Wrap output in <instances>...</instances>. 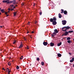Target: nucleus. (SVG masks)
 Returning a JSON list of instances; mask_svg holds the SVG:
<instances>
[{"label":"nucleus","instance_id":"27","mask_svg":"<svg viewBox=\"0 0 74 74\" xmlns=\"http://www.w3.org/2000/svg\"><path fill=\"white\" fill-rule=\"evenodd\" d=\"M73 31H71L68 32L69 33H73Z\"/></svg>","mask_w":74,"mask_h":74},{"label":"nucleus","instance_id":"11","mask_svg":"<svg viewBox=\"0 0 74 74\" xmlns=\"http://www.w3.org/2000/svg\"><path fill=\"white\" fill-rule=\"evenodd\" d=\"M14 16H16V14H17V12H14Z\"/></svg>","mask_w":74,"mask_h":74},{"label":"nucleus","instance_id":"29","mask_svg":"<svg viewBox=\"0 0 74 74\" xmlns=\"http://www.w3.org/2000/svg\"><path fill=\"white\" fill-rule=\"evenodd\" d=\"M25 5V3H22V5Z\"/></svg>","mask_w":74,"mask_h":74},{"label":"nucleus","instance_id":"16","mask_svg":"<svg viewBox=\"0 0 74 74\" xmlns=\"http://www.w3.org/2000/svg\"><path fill=\"white\" fill-rule=\"evenodd\" d=\"M54 32H55L56 33H58V30H57L56 29H55L54 30Z\"/></svg>","mask_w":74,"mask_h":74},{"label":"nucleus","instance_id":"37","mask_svg":"<svg viewBox=\"0 0 74 74\" xmlns=\"http://www.w3.org/2000/svg\"><path fill=\"white\" fill-rule=\"evenodd\" d=\"M5 14L6 15H7V12H6L5 13Z\"/></svg>","mask_w":74,"mask_h":74},{"label":"nucleus","instance_id":"36","mask_svg":"<svg viewBox=\"0 0 74 74\" xmlns=\"http://www.w3.org/2000/svg\"><path fill=\"white\" fill-rule=\"evenodd\" d=\"M0 27H1V28H3V27H4L3 26H1Z\"/></svg>","mask_w":74,"mask_h":74},{"label":"nucleus","instance_id":"33","mask_svg":"<svg viewBox=\"0 0 74 74\" xmlns=\"http://www.w3.org/2000/svg\"><path fill=\"white\" fill-rule=\"evenodd\" d=\"M56 32H53V34H54L55 35H56Z\"/></svg>","mask_w":74,"mask_h":74},{"label":"nucleus","instance_id":"47","mask_svg":"<svg viewBox=\"0 0 74 74\" xmlns=\"http://www.w3.org/2000/svg\"><path fill=\"white\" fill-rule=\"evenodd\" d=\"M8 10H9V11H10V8L8 9Z\"/></svg>","mask_w":74,"mask_h":74},{"label":"nucleus","instance_id":"19","mask_svg":"<svg viewBox=\"0 0 74 74\" xmlns=\"http://www.w3.org/2000/svg\"><path fill=\"white\" fill-rule=\"evenodd\" d=\"M68 32H66L64 34V36H66L67 34H68Z\"/></svg>","mask_w":74,"mask_h":74},{"label":"nucleus","instance_id":"54","mask_svg":"<svg viewBox=\"0 0 74 74\" xmlns=\"http://www.w3.org/2000/svg\"><path fill=\"white\" fill-rule=\"evenodd\" d=\"M6 16H8V15H7Z\"/></svg>","mask_w":74,"mask_h":74},{"label":"nucleus","instance_id":"48","mask_svg":"<svg viewBox=\"0 0 74 74\" xmlns=\"http://www.w3.org/2000/svg\"><path fill=\"white\" fill-rule=\"evenodd\" d=\"M35 5H36V4L34 3V6H35Z\"/></svg>","mask_w":74,"mask_h":74},{"label":"nucleus","instance_id":"23","mask_svg":"<svg viewBox=\"0 0 74 74\" xmlns=\"http://www.w3.org/2000/svg\"><path fill=\"white\" fill-rule=\"evenodd\" d=\"M70 40V37L67 38V40Z\"/></svg>","mask_w":74,"mask_h":74},{"label":"nucleus","instance_id":"12","mask_svg":"<svg viewBox=\"0 0 74 74\" xmlns=\"http://www.w3.org/2000/svg\"><path fill=\"white\" fill-rule=\"evenodd\" d=\"M23 47V45H22V44H21L20 46L19 47V48H22Z\"/></svg>","mask_w":74,"mask_h":74},{"label":"nucleus","instance_id":"10","mask_svg":"<svg viewBox=\"0 0 74 74\" xmlns=\"http://www.w3.org/2000/svg\"><path fill=\"white\" fill-rule=\"evenodd\" d=\"M66 29H65L66 30H67V29H70V27H65Z\"/></svg>","mask_w":74,"mask_h":74},{"label":"nucleus","instance_id":"52","mask_svg":"<svg viewBox=\"0 0 74 74\" xmlns=\"http://www.w3.org/2000/svg\"><path fill=\"white\" fill-rule=\"evenodd\" d=\"M51 36H54V35H51Z\"/></svg>","mask_w":74,"mask_h":74},{"label":"nucleus","instance_id":"49","mask_svg":"<svg viewBox=\"0 0 74 74\" xmlns=\"http://www.w3.org/2000/svg\"><path fill=\"white\" fill-rule=\"evenodd\" d=\"M8 13H9V12H10V10L8 11Z\"/></svg>","mask_w":74,"mask_h":74},{"label":"nucleus","instance_id":"30","mask_svg":"<svg viewBox=\"0 0 74 74\" xmlns=\"http://www.w3.org/2000/svg\"><path fill=\"white\" fill-rule=\"evenodd\" d=\"M16 40H14V42H13V44H15V42H16Z\"/></svg>","mask_w":74,"mask_h":74},{"label":"nucleus","instance_id":"38","mask_svg":"<svg viewBox=\"0 0 74 74\" xmlns=\"http://www.w3.org/2000/svg\"><path fill=\"white\" fill-rule=\"evenodd\" d=\"M23 39L24 40H26V38H25V37H24Z\"/></svg>","mask_w":74,"mask_h":74},{"label":"nucleus","instance_id":"59","mask_svg":"<svg viewBox=\"0 0 74 74\" xmlns=\"http://www.w3.org/2000/svg\"><path fill=\"white\" fill-rule=\"evenodd\" d=\"M1 10V8H0V10Z\"/></svg>","mask_w":74,"mask_h":74},{"label":"nucleus","instance_id":"56","mask_svg":"<svg viewBox=\"0 0 74 74\" xmlns=\"http://www.w3.org/2000/svg\"><path fill=\"white\" fill-rule=\"evenodd\" d=\"M1 12H0V15H1Z\"/></svg>","mask_w":74,"mask_h":74},{"label":"nucleus","instance_id":"6","mask_svg":"<svg viewBox=\"0 0 74 74\" xmlns=\"http://www.w3.org/2000/svg\"><path fill=\"white\" fill-rule=\"evenodd\" d=\"M7 70H8V74H10V72H11V69H8V68H7Z\"/></svg>","mask_w":74,"mask_h":74},{"label":"nucleus","instance_id":"8","mask_svg":"<svg viewBox=\"0 0 74 74\" xmlns=\"http://www.w3.org/2000/svg\"><path fill=\"white\" fill-rule=\"evenodd\" d=\"M50 46H51V47H53V45H54V43H53L52 42H51L50 43Z\"/></svg>","mask_w":74,"mask_h":74},{"label":"nucleus","instance_id":"46","mask_svg":"<svg viewBox=\"0 0 74 74\" xmlns=\"http://www.w3.org/2000/svg\"><path fill=\"white\" fill-rule=\"evenodd\" d=\"M34 33V32H33V31H32V33Z\"/></svg>","mask_w":74,"mask_h":74},{"label":"nucleus","instance_id":"13","mask_svg":"<svg viewBox=\"0 0 74 74\" xmlns=\"http://www.w3.org/2000/svg\"><path fill=\"white\" fill-rule=\"evenodd\" d=\"M61 56H62V55H61V54L60 53H58V57H61Z\"/></svg>","mask_w":74,"mask_h":74},{"label":"nucleus","instance_id":"18","mask_svg":"<svg viewBox=\"0 0 74 74\" xmlns=\"http://www.w3.org/2000/svg\"><path fill=\"white\" fill-rule=\"evenodd\" d=\"M1 11V12H2V13H4V9H2Z\"/></svg>","mask_w":74,"mask_h":74},{"label":"nucleus","instance_id":"21","mask_svg":"<svg viewBox=\"0 0 74 74\" xmlns=\"http://www.w3.org/2000/svg\"><path fill=\"white\" fill-rule=\"evenodd\" d=\"M16 69L17 70H18V69H19V67L17 66L16 67Z\"/></svg>","mask_w":74,"mask_h":74},{"label":"nucleus","instance_id":"4","mask_svg":"<svg viewBox=\"0 0 74 74\" xmlns=\"http://www.w3.org/2000/svg\"><path fill=\"white\" fill-rule=\"evenodd\" d=\"M6 1L7 4H10V3H12V1H10V0H7Z\"/></svg>","mask_w":74,"mask_h":74},{"label":"nucleus","instance_id":"39","mask_svg":"<svg viewBox=\"0 0 74 74\" xmlns=\"http://www.w3.org/2000/svg\"><path fill=\"white\" fill-rule=\"evenodd\" d=\"M35 24H36V23H37V21H35Z\"/></svg>","mask_w":74,"mask_h":74},{"label":"nucleus","instance_id":"22","mask_svg":"<svg viewBox=\"0 0 74 74\" xmlns=\"http://www.w3.org/2000/svg\"><path fill=\"white\" fill-rule=\"evenodd\" d=\"M13 4H15V0H14L13 1H12Z\"/></svg>","mask_w":74,"mask_h":74},{"label":"nucleus","instance_id":"14","mask_svg":"<svg viewBox=\"0 0 74 74\" xmlns=\"http://www.w3.org/2000/svg\"><path fill=\"white\" fill-rule=\"evenodd\" d=\"M58 16L60 18H61V17H62V16L61 15V14L59 13L58 14Z\"/></svg>","mask_w":74,"mask_h":74},{"label":"nucleus","instance_id":"17","mask_svg":"<svg viewBox=\"0 0 74 74\" xmlns=\"http://www.w3.org/2000/svg\"><path fill=\"white\" fill-rule=\"evenodd\" d=\"M64 14H66L67 13V11L65 10L64 11Z\"/></svg>","mask_w":74,"mask_h":74},{"label":"nucleus","instance_id":"50","mask_svg":"<svg viewBox=\"0 0 74 74\" xmlns=\"http://www.w3.org/2000/svg\"><path fill=\"white\" fill-rule=\"evenodd\" d=\"M2 70H4V68H2Z\"/></svg>","mask_w":74,"mask_h":74},{"label":"nucleus","instance_id":"28","mask_svg":"<svg viewBox=\"0 0 74 74\" xmlns=\"http://www.w3.org/2000/svg\"><path fill=\"white\" fill-rule=\"evenodd\" d=\"M8 64L9 66H11V63H10V62H8Z\"/></svg>","mask_w":74,"mask_h":74},{"label":"nucleus","instance_id":"5","mask_svg":"<svg viewBox=\"0 0 74 74\" xmlns=\"http://www.w3.org/2000/svg\"><path fill=\"white\" fill-rule=\"evenodd\" d=\"M66 27H65L62 28V31H66Z\"/></svg>","mask_w":74,"mask_h":74},{"label":"nucleus","instance_id":"57","mask_svg":"<svg viewBox=\"0 0 74 74\" xmlns=\"http://www.w3.org/2000/svg\"><path fill=\"white\" fill-rule=\"evenodd\" d=\"M30 38H32V37H31V36H30Z\"/></svg>","mask_w":74,"mask_h":74},{"label":"nucleus","instance_id":"35","mask_svg":"<svg viewBox=\"0 0 74 74\" xmlns=\"http://www.w3.org/2000/svg\"><path fill=\"white\" fill-rule=\"evenodd\" d=\"M40 15H41V14H42V12H41L40 13Z\"/></svg>","mask_w":74,"mask_h":74},{"label":"nucleus","instance_id":"44","mask_svg":"<svg viewBox=\"0 0 74 74\" xmlns=\"http://www.w3.org/2000/svg\"><path fill=\"white\" fill-rule=\"evenodd\" d=\"M64 11V10L63 9H61V11Z\"/></svg>","mask_w":74,"mask_h":74},{"label":"nucleus","instance_id":"40","mask_svg":"<svg viewBox=\"0 0 74 74\" xmlns=\"http://www.w3.org/2000/svg\"><path fill=\"white\" fill-rule=\"evenodd\" d=\"M23 59V58H20V60H21V59Z\"/></svg>","mask_w":74,"mask_h":74},{"label":"nucleus","instance_id":"20","mask_svg":"<svg viewBox=\"0 0 74 74\" xmlns=\"http://www.w3.org/2000/svg\"><path fill=\"white\" fill-rule=\"evenodd\" d=\"M41 64L42 66H44V62H41Z\"/></svg>","mask_w":74,"mask_h":74},{"label":"nucleus","instance_id":"26","mask_svg":"<svg viewBox=\"0 0 74 74\" xmlns=\"http://www.w3.org/2000/svg\"><path fill=\"white\" fill-rule=\"evenodd\" d=\"M36 60L38 61H39V60H40V58H37L36 59Z\"/></svg>","mask_w":74,"mask_h":74},{"label":"nucleus","instance_id":"15","mask_svg":"<svg viewBox=\"0 0 74 74\" xmlns=\"http://www.w3.org/2000/svg\"><path fill=\"white\" fill-rule=\"evenodd\" d=\"M62 44V42H60V43H58V45H57L58 46V47L59 46H60V45H61Z\"/></svg>","mask_w":74,"mask_h":74},{"label":"nucleus","instance_id":"53","mask_svg":"<svg viewBox=\"0 0 74 74\" xmlns=\"http://www.w3.org/2000/svg\"><path fill=\"white\" fill-rule=\"evenodd\" d=\"M21 58H23V56H21Z\"/></svg>","mask_w":74,"mask_h":74},{"label":"nucleus","instance_id":"43","mask_svg":"<svg viewBox=\"0 0 74 74\" xmlns=\"http://www.w3.org/2000/svg\"><path fill=\"white\" fill-rule=\"evenodd\" d=\"M69 53V55H71V53Z\"/></svg>","mask_w":74,"mask_h":74},{"label":"nucleus","instance_id":"58","mask_svg":"<svg viewBox=\"0 0 74 74\" xmlns=\"http://www.w3.org/2000/svg\"><path fill=\"white\" fill-rule=\"evenodd\" d=\"M16 7H17V5H16Z\"/></svg>","mask_w":74,"mask_h":74},{"label":"nucleus","instance_id":"42","mask_svg":"<svg viewBox=\"0 0 74 74\" xmlns=\"http://www.w3.org/2000/svg\"><path fill=\"white\" fill-rule=\"evenodd\" d=\"M30 23V22H28V23H27L28 25H29V24Z\"/></svg>","mask_w":74,"mask_h":74},{"label":"nucleus","instance_id":"51","mask_svg":"<svg viewBox=\"0 0 74 74\" xmlns=\"http://www.w3.org/2000/svg\"><path fill=\"white\" fill-rule=\"evenodd\" d=\"M29 33V31H28V32H27V34H28V33Z\"/></svg>","mask_w":74,"mask_h":74},{"label":"nucleus","instance_id":"31","mask_svg":"<svg viewBox=\"0 0 74 74\" xmlns=\"http://www.w3.org/2000/svg\"><path fill=\"white\" fill-rule=\"evenodd\" d=\"M73 62V60H70V62L71 63H72V62Z\"/></svg>","mask_w":74,"mask_h":74},{"label":"nucleus","instance_id":"7","mask_svg":"<svg viewBox=\"0 0 74 74\" xmlns=\"http://www.w3.org/2000/svg\"><path fill=\"white\" fill-rule=\"evenodd\" d=\"M43 44L44 45L46 46L47 45V44H48V43L46 42H43Z\"/></svg>","mask_w":74,"mask_h":74},{"label":"nucleus","instance_id":"25","mask_svg":"<svg viewBox=\"0 0 74 74\" xmlns=\"http://www.w3.org/2000/svg\"><path fill=\"white\" fill-rule=\"evenodd\" d=\"M67 42H68V43H71V41L70 40H68Z\"/></svg>","mask_w":74,"mask_h":74},{"label":"nucleus","instance_id":"3","mask_svg":"<svg viewBox=\"0 0 74 74\" xmlns=\"http://www.w3.org/2000/svg\"><path fill=\"white\" fill-rule=\"evenodd\" d=\"M10 7L12 8H13V9H11V11H12V10H13L14 9V8H15V7L14 6V5H11Z\"/></svg>","mask_w":74,"mask_h":74},{"label":"nucleus","instance_id":"24","mask_svg":"<svg viewBox=\"0 0 74 74\" xmlns=\"http://www.w3.org/2000/svg\"><path fill=\"white\" fill-rule=\"evenodd\" d=\"M2 2L3 3H7V0L5 1V0H3L2 1Z\"/></svg>","mask_w":74,"mask_h":74},{"label":"nucleus","instance_id":"45","mask_svg":"<svg viewBox=\"0 0 74 74\" xmlns=\"http://www.w3.org/2000/svg\"><path fill=\"white\" fill-rule=\"evenodd\" d=\"M61 13H63V11H62V12H61Z\"/></svg>","mask_w":74,"mask_h":74},{"label":"nucleus","instance_id":"9","mask_svg":"<svg viewBox=\"0 0 74 74\" xmlns=\"http://www.w3.org/2000/svg\"><path fill=\"white\" fill-rule=\"evenodd\" d=\"M53 24L54 25H55L56 24V21H53Z\"/></svg>","mask_w":74,"mask_h":74},{"label":"nucleus","instance_id":"2","mask_svg":"<svg viewBox=\"0 0 74 74\" xmlns=\"http://www.w3.org/2000/svg\"><path fill=\"white\" fill-rule=\"evenodd\" d=\"M62 24L63 25H65L66 24V21L63 20L62 21Z\"/></svg>","mask_w":74,"mask_h":74},{"label":"nucleus","instance_id":"34","mask_svg":"<svg viewBox=\"0 0 74 74\" xmlns=\"http://www.w3.org/2000/svg\"><path fill=\"white\" fill-rule=\"evenodd\" d=\"M27 49H29V46H27Z\"/></svg>","mask_w":74,"mask_h":74},{"label":"nucleus","instance_id":"32","mask_svg":"<svg viewBox=\"0 0 74 74\" xmlns=\"http://www.w3.org/2000/svg\"><path fill=\"white\" fill-rule=\"evenodd\" d=\"M72 60L73 61H74V58H73L72 59Z\"/></svg>","mask_w":74,"mask_h":74},{"label":"nucleus","instance_id":"41","mask_svg":"<svg viewBox=\"0 0 74 74\" xmlns=\"http://www.w3.org/2000/svg\"><path fill=\"white\" fill-rule=\"evenodd\" d=\"M6 72H7V71H8V69H7V68L6 69Z\"/></svg>","mask_w":74,"mask_h":74},{"label":"nucleus","instance_id":"1","mask_svg":"<svg viewBox=\"0 0 74 74\" xmlns=\"http://www.w3.org/2000/svg\"><path fill=\"white\" fill-rule=\"evenodd\" d=\"M56 18L54 17L53 19L52 18H51L50 19V21L51 22H52L53 21H56Z\"/></svg>","mask_w":74,"mask_h":74},{"label":"nucleus","instance_id":"55","mask_svg":"<svg viewBox=\"0 0 74 74\" xmlns=\"http://www.w3.org/2000/svg\"><path fill=\"white\" fill-rule=\"evenodd\" d=\"M3 70H4V71H5V69H3Z\"/></svg>","mask_w":74,"mask_h":74}]
</instances>
